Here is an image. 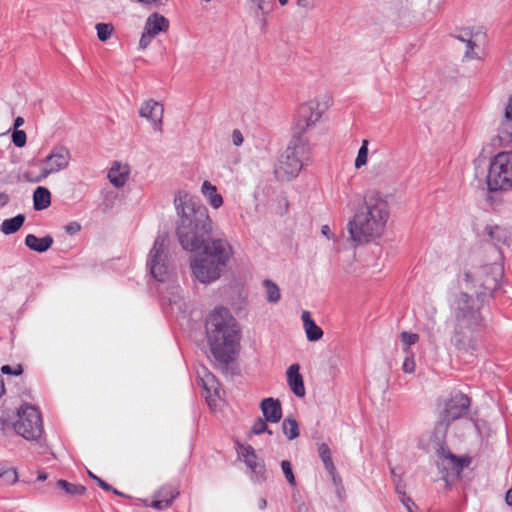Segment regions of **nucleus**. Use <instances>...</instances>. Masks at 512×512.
<instances>
[{
	"label": "nucleus",
	"instance_id": "bf43d9fd",
	"mask_svg": "<svg viewBox=\"0 0 512 512\" xmlns=\"http://www.w3.org/2000/svg\"><path fill=\"white\" fill-rule=\"evenodd\" d=\"M267 506V501L265 498H260L259 501H258V507L259 509L263 510L265 509Z\"/></svg>",
	"mask_w": 512,
	"mask_h": 512
},
{
	"label": "nucleus",
	"instance_id": "2f4dec72",
	"mask_svg": "<svg viewBox=\"0 0 512 512\" xmlns=\"http://www.w3.org/2000/svg\"><path fill=\"white\" fill-rule=\"evenodd\" d=\"M263 286L266 292V299L269 303H277L281 298V293L278 285L270 279L263 281Z\"/></svg>",
	"mask_w": 512,
	"mask_h": 512
},
{
	"label": "nucleus",
	"instance_id": "9d476101",
	"mask_svg": "<svg viewBox=\"0 0 512 512\" xmlns=\"http://www.w3.org/2000/svg\"><path fill=\"white\" fill-rule=\"evenodd\" d=\"M147 265L151 275L159 282H165L170 274L168 262V239L165 235H158L149 252Z\"/></svg>",
	"mask_w": 512,
	"mask_h": 512
},
{
	"label": "nucleus",
	"instance_id": "f03ea898",
	"mask_svg": "<svg viewBox=\"0 0 512 512\" xmlns=\"http://www.w3.org/2000/svg\"><path fill=\"white\" fill-rule=\"evenodd\" d=\"M205 330L214 367L224 374H232L240 340L236 319L227 308L216 307L206 318Z\"/></svg>",
	"mask_w": 512,
	"mask_h": 512
},
{
	"label": "nucleus",
	"instance_id": "f257e3e1",
	"mask_svg": "<svg viewBox=\"0 0 512 512\" xmlns=\"http://www.w3.org/2000/svg\"><path fill=\"white\" fill-rule=\"evenodd\" d=\"M178 215L176 235L181 247L189 252H198L210 240L213 222L207 207L196 196L179 191L174 197Z\"/></svg>",
	"mask_w": 512,
	"mask_h": 512
},
{
	"label": "nucleus",
	"instance_id": "0e129e2a",
	"mask_svg": "<svg viewBox=\"0 0 512 512\" xmlns=\"http://www.w3.org/2000/svg\"><path fill=\"white\" fill-rule=\"evenodd\" d=\"M111 492H113L114 494L118 495V496H125L122 492L118 491L117 489L113 488L110 490Z\"/></svg>",
	"mask_w": 512,
	"mask_h": 512
},
{
	"label": "nucleus",
	"instance_id": "6e6d98bb",
	"mask_svg": "<svg viewBox=\"0 0 512 512\" xmlns=\"http://www.w3.org/2000/svg\"><path fill=\"white\" fill-rule=\"evenodd\" d=\"M24 124V119L22 117H17L14 121V127H15V130H18V128L20 126H22Z\"/></svg>",
	"mask_w": 512,
	"mask_h": 512
},
{
	"label": "nucleus",
	"instance_id": "5701e85b",
	"mask_svg": "<svg viewBox=\"0 0 512 512\" xmlns=\"http://www.w3.org/2000/svg\"><path fill=\"white\" fill-rule=\"evenodd\" d=\"M301 318L303 321V326L306 332L307 339L312 342L321 339L323 336V331L311 318L310 312L304 311L302 313Z\"/></svg>",
	"mask_w": 512,
	"mask_h": 512
},
{
	"label": "nucleus",
	"instance_id": "aec40b11",
	"mask_svg": "<svg viewBox=\"0 0 512 512\" xmlns=\"http://www.w3.org/2000/svg\"><path fill=\"white\" fill-rule=\"evenodd\" d=\"M299 365L293 364L287 370V382L291 391L297 397L305 396V386L302 375L299 373Z\"/></svg>",
	"mask_w": 512,
	"mask_h": 512
},
{
	"label": "nucleus",
	"instance_id": "f704fd0d",
	"mask_svg": "<svg viewBox=\"0 0 512 512\" xmlns=\"http://www.w3.org/2000/svg\"><path fill=\"white\" fill-rule=\"evenodd\" d=\"M252 472L251 479L254 482H264L267 479V471L265 468L264 462H259L258 464H254L253 468H249Z\"/></svg>",
	"mask_w": 512,
	"mask_h": 512
},
{
	"label": "nucleus",
	"instance_id": "9b49d317",
	"mask_svg": "<svg viewBox=\"0 0 512 512\" xmlns=\"http://www.w3.org/2000/svg\"><path fill=\"white\" fill-rule=\"evenodd\" d=\"M71 161V152L64 145H55L50 153L43 160V167L36 178H30L29 174L24 175L29 182H41L51 174H56L68 168Z\"/></svg>",
	"mask_w": 512,
	"mask_h": 512
},
{
	"label": "nucleus",
	"instance_id": "423d86ee",
	"mask_svg": "<svg viewBox=\"0 0 512 512\" xmlns=\"http://www.w3.org/2000/svg\"><path fill=\"white\" fill-rule=\"evenodd\" d=\"M310 145L305 137L293 136L286 150L280 156L275 169L277 179L290 181L298 176L304 162L309 159Z\"/></svg>",
	"mask_w": 512,
	"mask_h": 512
},
{
	"label": "nucleus",
	"instance_id": "7c9ffc66",
	"mask_svg": "<svg viewBox=\"0 0 512 512\" xmlns=\"http://www.w3.org/2000/svg\"><path fill=\"white\" fill-rule=\"evenodd\" d=\"M319 456L324 464L325 469L333 474L335 472V466L332 460L331 451L327 444L322 443L318 447Z\"/></svg>",
	"mask_w": 512,
	"mask_h": 512
},
{
	"label": "nucleus",
	"instance_id": "a18cd8bd",
	"mask_svg": "<svg viewBox=\"0 0 512 512\" xmlns=\"http://www.w3.org/2000/svg\"><path fill=\"white\" fill-rule=\"evenodd\" d=\"M447 458L450 459V461L452 462L453 464V467L458 471V472H461L466 463H465V460L464 459H461V458H458L457 456L453 455L452 453H448V456Z\"/></svg>",
	"mask_w": 512,
	"mask_h": 512
},
{
	"label": "nucleus",
	"instance_id": "473e14b6",
	"mask_svg": "<svg viewBox=\"0 0 512 512\" xmlns=\"http://www.w3.org/2000/svg\"><path fill=\"white\" fill-rule=\"evenodd\" d=\"M283 433L289 440H293L299 436V426L294 418H286L282 422Z\"/></svg>",
	"mask_w": 512,
	"mask_h": 512
},
{
	"label": "nucleus",
	"instance_id": "79ce46f5",
	"mask_svg": "<svg viewBox=\"0 0 512 512\" xmlns=\"http://www.w3.org/2000/svg\"><path fill=\"white\" fill-rule=\"evenodd\" d=\"M27 136L23 130H14L12 134V142L16 147L22 148L25 146Z\"/></svg>",
	"mask_w": 512,
	"mask_h": 512
},
{
	"label": "nucleus",
	"instance_id": "c9c22d12",
	"mask_svg": "<svg viewBox=\"0 0 512 512\" xmlns=\"http://www.w3.org/2000/svg\"><path fill=\"white\" fill-rule=\"evenodd\" d=\"M401 340L404 344V352L406 354H411L410 346L418 342L419 336L416 333H409L404 331L401 333Z\"/></svg>",
	"mask_w": 512,
	"mask_h": 512
},
{
	"label": "nucleus",
	"instance_id": "a19ab883",
	"mask_svg": "<svg viewBox=\"0 0 512 512\" xmlns=\"http://www.w3.org/2000/svg\"><path fill=\"white\" fill-rule=\"evenodd\" d=\"M249 2L253 6H255L257 14H258V12H261V15L265 16L269 12V6L271 4V0L270 1H266V0H249Z\"/></svg>",
	"mask_w": 512,
	"mask_h": 512
},
{
	"label": "nucleus",
	"instance_id": "39448f33",
	"mask_svg": "<svg viewBox=\"0 0 512 512\" xmlns=\"http://www.w3.org/2000/svg\"><path fill=\"white\" fill-rule=\"evenodd\" d=\"M201 250L202 255L191 261V269L198 281L208 284L219 279L225 271L233 255V248L226 239L211 237L201 246Z\"/></svg>",
	"mask_w": 512,
	"mask_h": 512
},
{
	"label": "nucleus",
	"instance_id": "6e6552de",
	"mask_svg": "<svg viewBox=\"0 0 512 512\" xmlns=\"http://www.w3.org/2000/svg\"><path fill=\"white\" fill-rule=\"evenodd\" d=\"M502 276V269L498 265H485L479 268L476 273L465 272L466 283L476 282L480 290H476V305L484 301L487 295H492L499 287V279Z\"/></svg>",
	"mask_w": 512,
	"mask_h": 512
},
{
	"label": "nucleus",
	"instance_id": "ea45409f",
	"mask_svg": "<svg viewBox=\"0 0 512 512\" xmlns=\"http://www.w3.org/2000/svg\"><path fill=\"white\" fill-rule=\"evenodd\" d=\"M1 480L6 485L15 484L18 481V473L14 468H8L3 472Z\"/></svg>",
	"mask_w": 512,
	"mask_h": 512
},
{
	"label": "nucleus",
	"instance_id": "3c124183",
	"mask_svg": "<svg viewBox=\"0 0 512 512\" xmlns=\"http://www.w3.org/2000/svg\"><path fill=\"white\" fill-rule=\"evenodd\" d=\"M232 141L235 146L242 145L244 138L240 130L235 129L232 132Z\"/></svg>",
	"mask_w": 512,
	"mask_h": 512
},
{
	"label": "nucleus",
	"instance_id": "f8f14e48",
	"mask_svg": "<svg viewBox=\"0 0 512 512\" xmlns=\"http://www.w3.org/2000/svg\"><path fill=\"white\" fill-rule=\"evenodd\" d=\"M322 117L320 104L317 101H309L300 105L293 129V136H301L313 127Z\"/></svg>",
	"mask_w": 512,
	"mask_h": 512
},
{
	"label": "nucleus",
	"instance_id": "a211bd4d",
	"mask_svg": "<svg viewBox=\"0 0 512 512\" xmlns=\"http://www.w3.org/2000/svg\"><path fill=\"white\" fill-rule=\"evenodd\" d=\"M264 419L270 423H278L282 418L281 403L272 397L265 398L260 404Z\"/></svg>",
	"mask_w": 512,
	"mask_h": 512
},
{
	"label": "nucleus",
	"instance_id": "13d9d810",
	"mask_svg": "<svg viewBox=\"0 0 512 512\" xmlns=\"http://www.w3.org/2000/svg\"><path fill=\"white\" fill-rule=\"evenodd\" d=\"M0 200L2 205H6L9 201V196L6 193H0Z\"/></svg>",
	"mask_w": 512,
	"mask_h": 512
},
{
	"label": "nucleus",
	"instance_id": "f3484780",
	"mask_svg": "<svg viewBox=\"0 0 512 512\" xmlns=\"http://www.w3.org/2000/svg\"><path fill=\"white\" fill-rule=\"evenodd\" d=\"M498 139L505 146L512 143V96L505 107L504 119L498 128Z\"/></svg>",
	"mask_w": 512,
	"mask_h": 512
},
{
	"label": "nucleus",
	"instance_id": "de8ad7c7",
	"mask_svg": "<svg viewBox=\"0 0 512 512\" xmlns=\"http://www.w3.org/2000/svg\"><path fill=\"white\" fill-rule=\"evenodd\" d=\"M88 475L105 491H110L112 489V486L93 474L92 472L88 471Z\"/></svg>",
	"mask_w": 512,
	"mask_h": 512
},
{
	"label": "nucleus",
	"instance_id": "8fccbe9b",
	"mask_svg": "<svg viewBox=\"0 0 512 512\" xmlns=\"http://www.w3.org/2000/svg\"><path fill=\"white\" fill-rule=\"evenodd\" d=\"M400 501L406 507L408 512H414L413 507L415 506V503L409 496H407L406 494H403Z\"/></svg>",
	"mask_w": 512,
	"mask_h": 512
},
{
	"label": "nucleus",
	"instance_id": "2eb2a0df",
	"mask_svg": "<svg viewBox=\"0 0 512 512\" xmlns=\"http://www.w3.org/2000/svg\"><path fill=\"white\" fill-rule=\"evenodd\" d=\"M139 115L150 121L154 130L159 131L160 133L163 131L164 107L162 104L153 99H149L140 107Z\"/></svg>",
	"mask_w": 512,
	"mask_h": 512
},
{
	"label": "nucleus",
	"instance_id": "58836bf2",
	"mask_svg": "<svg viewBox=\"0 0 512 512\" xmlns=\"http://www.w3.org/2000/svg\"><path fill=\"white\" fill-rule=\"evenodd\" d=\"M281 468H282V471L288 481V483L291 485V486H295L296 485V480H295V477H294V474H293V471H292V466H291V463L287 460H283L281 462Z\"/></svg>",
	"mask_w": 512,
	"mask_h": 512
},
{
	"label": "nucleus",
	"instance_id": "7ed1b4c3",
	"mask_svg": "<svg viewBox=\"0 0 512 512\" xmlns=\"http://www.w3.org/2000/svg\"><path fill=\"white\" fill-rule=\"evenodd\" d=\"M388 218V202L379 193L368 192L363 206L347 224L349 239L357 245L369 243L382 235Z\"/></svg>",
	"mask_w": 512,
	"mask_h": 512
},
{
	"label": "nucleus",
	"instance_id": "c756f323",
	"mask_svg": "<svg viewBox=\"0 0 512 512\" xmlns=\"http://www.w3.org/2000/svg\"><path fill=\"white\" fill-rule=\"evenodd\" d=\"M56 486L71 496H82L86 493V487L81 484H73L66 480H58Z\"/></svg>",
	"mask_w": 512,
	"mask_h": 512
},
{
	"label": "nucleus",
	"instance_id": "c85d7f7f",
	"mask_svg": "<svg viewBox=\"0 0 512 512\" xmlns=\"http://www.w3.org/2000/svg\"><path fill=\"white\" fill-rule=\"evenodd\" d=\"M25 216L18 214L10 219H5L2 222L1 230L4 234L10 235L17 232L24 224Z\"/></svg>",
	"mask_w": 512,
	"mask_h": 512
},
{
	"label": "nucleus",
	"instance_id": "4c0bfd02",
	"mask_svg": "<svg viewBox=\"0 0 512 512\" xmlns=\"http://www.w3.org/2000/svg\"><path fill=\"white\" fill-rule=\"evenodd\" d=\"M266 420L265 419H262V418H258L252 428H251V432L255 435H259L261 433H264V432H267L268 434H272V431L268 428L267 424H266Z\"/></svg>",
	"mask_w": 512,
	"mask_h": 512
},
{
	"label": "nucleus",
	"instance_id": "c03bdc74",
	"mask_svg": "<svg viewBox=\"0 0 512 512\" xmlns=\"http://www.w3.org/2000/svg\"><path fill=\"white\" fill-rule=\"evenodd\" d=\"M402 369L405 373H413L415 370V361L412 354H406Z\"/></svg>",
	"mask_w": 512,
	"mask_h": 512
},
{
	"label": "nucleus",
	"instance_id": "b1692460",
	"mask_svg": "<svg viewBox=\"0 0 512 512\" xmlns=\"http://www.w3.org/2000/svg\"><path fill=\"white\" fill-rule=\"evenodd\" d=\"M203 388L209 395L206 396L208 404L211 405L212 392L215 396L220 397L219 383L216 377L208 371L206 368L203 369V376H201Z\"/></svg>",
	"mask_w": 512,
	"mask_h": 512
},
{
	"label": "nucleus",
	"instance_id": "09e8293b",
	"mask_svg": "<svg viewBox=\"0 0 512 512\" xmlns=\"http://www.w3.org/2000/svg\"><path fill=\"white\" fill-rule=\"evenodd\" d=\"M65 231L69 235H74L81 230V225L78 222H70L64 227Z\"/></svg>",
	"mask_w": 512,
	"mask_h": 512
},
{
	"label": "nucleus",
	"instance_id": "a878e982",
	"mask_svg": "<svg viewBox=\"0 0 512 512\" xmlns=\"http://www.w3.org/2000/svg\"><path fill=\"white\" fill-rule=\"evenodd\" d=\"M201 192L203 196L206 198L208 203L214 209H218L223 204L222 196L217 192V188L215 185L211 184L209 181L205 180L202 183Z\"/></svg>",
	"mask_w": 512,
	"mask_h": 512
},
{
	"label": "nucleus",
	"instance_id": "864d4df0",
	"mask_svg": "<svg viewBox=\"0 0 512 512\" xmlns=\"http://www.w3.org/2000/svg\"><path fill=\"white\" fill-rule=\"evenodd\" d=\"M297 5L305 9H312L315 6L311 0H297Z\"/></svg>",
	"mask_w": 512,
	"mask_h": 512
},
{
	"label": "nucleus",
	"instance_id": "dca6fc26",
	"mask_svg": "<svg viewBox=\"0 0 512 512\" xmlns=\"http://www.w3.org/2000/svg\"><path fill=\"white\" fill-rule=\"evenodd\" d=\"M179 492L175 486L165 485L154 493V500L150 503V507L156 510H165L169 508Z\"/></svg>",
	"mask_w": 512,
	"mask_h": 512
},
{
	"label": "nucleus",
	"instance_id": "69168bd1",
	"mask_svg": "<svg viewBox=\"0 0 512 512\" xmlns=\"http://www.w3.org/2000/svg\"><path fill=\"white\" fill-rule=\"evenodd\" d=\"M281 6H285L288 4L289 0H278Z\"/></svg>",
	"mask_w": 512,
	"mask_h": 512
},
{
	"label": "nucleus",
	"instance_id": "e2e57ef3",
	"mask_svg": "<svg viewBox=\"0 0 512 512\" xmlns=\"http://www.w3.org/2000/svg\"><path fill=\"white\" fill-rule=\"evenodd\" d=\"M47 477H48V475H47L46 473L41 472V473L38 475V478H37V479H38L39 481H44V480H46V479H47Z\"/></svg>",
	"mask_w": 512,
	"mask_h": 512
},
{
	"label": "nucleus",
	"instance_id": "1a4fd4ad",
	"mask_svg": "<svg viewBox=\"0 0 512 512\" xmlns=\"http://www.w3.org/2000/svg\"><path fill=\"white\" fill-rule=\"evenodd\" d=\"M12 426L19 436L29 441L39 439L43 433L41 414L29 404H24L18 409L17 420Z\"/></svg>",
	"mask_w": 512,
	"mask_h": 512
},
{
	"label": "nucleus",
	"instance_id": "e433bc0d",
	"mask_svg": "<svg viewBox=\"0 0 512 512\" xmlns=\"http://www.w3.org/2000/svg\"><path fill=\"white\" fill-rule=\"evenodd\" d=\"M113 26L107 23H98L96 25L97 36L100 41H106L110 38L113 32Z\"/></svg>",
	"mask_w": 512,
	"mask_h": 512
},
{
	"label": "nucleus",
	"instance_id": "4be33fe9",
	"mask_svg": "<svg viewBox=\"0 0 512 512\" xmlns=\"http://www.w3.org/2000/svg\"><path fill=\"white\" fill-rule=\"evenodd\" d=\"M54 240L53 237L50 235H46L42 238H39L35 236L34 234H28L25 237V245L38 253L46 252L48 249L51 248Z\"/></svg>",
	"mask_w": 512,
	"mask_h": 512
},
{
	"label": "nucleus",
	"instance_id": "6ab92c4d",
	"mask_svg": "<svg viewBox=\"0 0 512 512\" xmlns=\"http://www.w3.org/2000/svg\"><path fill=\"white\" fill-rule=\"evenodd\" d=\"M485 240L491 242L495 247L499 248L508 242L510 233L507 229L498 225H486L483 230Z\"/></svg>",
	"mask_w": 512,
	"mask_h": 512
},
{
	"label": "nucleus",
	"instance_id": "052dcab7",
	"mask_svg": "<svg viewBox=\"0 0 512 512\" xmlns=\"http://www.w3.org/2000/svg\"><path fill=\"white\" fill-rule=\"evenodd\" d=\"M5 393V385L2 376L0 375V398Z\"/></svg>",
	"mask_w": 512,
	"mask_h": 512
},
{
	"label": "nucleus",
	"instance_id": "cd10ccee",
	"mask_svg": "<svg viewBox=\"0 0 512 512\" xmlns=\"http://www.w3.org/2000/svg\"><path fill=\"white\" fill-rule=\"evenodd\" d=\"M238 454L243 458L248 468H253L254 464H258V457L251 445L237 443Z\"/></svg>",
	"mask_w": 512,
	"mask_h": 512
},
{
	"label": "nucleus",
	"instance_id": "bb28decb",
	"mask_svg": "<svg viewBox=\"0 0 512 512\" xmlns=\"http://www.w3.org/2000/svg\"><path fill=\"white\" fill-rule=\"evenodd\" d=\"M51 204V193L46 187L39 186L33 193V207L36 211L48 208Z\"/></svg>",
	"mask_w": 512,
	"mask_h": 512
},
{
	"label": "nucleus",
	"instance_id": "0eeeda50",
	"mask_svg": "<svg viewBox=\"0 0 512 512\" xmlns=\"http://www.w3.org/2000/svg\"><path fill=\"white\" fill-rule=\"evenodd\" d=\"M486 183L490 192L507 191L512 188V153H498L491 161Z\"/></svg>",
	"mask_w": 512,
	"mask_h": 512
},
{
	"label": "nucleus",
	"instance_id": "5fc2aeb1",
	"mask_svg": "<svg viewBox=\"0 0 512 512\" xmlns=\"http://www.w3.org/2000/svg\"><path fill=\"white\" fill-rule=\"evenodd\" d=\"M321 232L324 236H326L328 239L331 238L332 236V233H331V230H330V227L328 225H323L322 228H321Z\"/></svg>",
	"mask_w": 512,
	"mask_h": 512
},
{
	"label": "nucleus",
	"instance_id": "603ef678",
	"mask_svg": "<svg viewBox=\"0 0 512 512\" xmlns=\"http://www.w3.org/2000/svg\"><path fill=\"white\" fill-rule=\"evenodd\" d=\"M395 490H396V493L398 494L399 496V499H401V497L403 496V494H406L405 493V485L402 483V480L399 479L396 484H395Z\"/></svg>",
	"mask_w": 512,
	"mask_h": 512
},
{
	"label": "nucleus",
	"instance_id": "49530a36",
	"mask_svg": "<svg viewBox=\"0 0 512 512\" xmlns=\"http://www.w3.org/2000/svg\"><path fill=\"white\" fill-rule=\"evenodd\" d=\"M154 37V35L144 30L139 40V48L142 50L146 49Z\"/></svg>",
	"mask_w": 512,
	"mask_h": 512
},
{
	"label": "nucleus",
	"instance_id": "393cba45",
	"mask_svg": "<svg viewBox=\"0 0 512 512\" xmlns=\"http://www.w3.org/2000/svg\"><path fill=\"white\" fill-rule=\"evenodd\" d=\"M129 175L127 166H121L115 162L108 172V178L110 182L117 188L125 185Z\"/></svg>",
	"mask_w": 512,
	"mask_h": 512
},
{
	"label": "nucleus",
	"instance_id": "680f3d73",
	"mask_svg": "<svg viewBox=\"0 0 512 512\" xmlns=\"http://www.w3.org/2000/svg\"><path fill=\"white\" fill-rule=\"evenodd\" d=\"M137 1L140 3H143V4H153V3L159 2L160 0H137Z\"/></svg>",
	"mask_w": 512,
	"mask_h": 512
},
{
	"label": "nucleus",
	"instance_id": "ddd939ff",
	"mask_svg": "<svg viewBox=\"0 0 512 512\" xmlns=\"http://www.w3.org/2000/svg\"><path fill=\"white\" fill-rule=\"evenodd\" d=\"M470 405L471 400L466 394L462 392L451 394L444 404L442 422L449 425L451 422L464 417L468 413Z\"/></svg>",
	"mask_w": 512,
	"mask_h": 512
},
{
	"label": "nucleus",
	"instance_id": "37998d69",
	"mask_svg": "<svg viewBox=\"0 0 512 512\" xmlns=\"http://www.w3.org/2000/svg\"><path fill=\"white\" fill-rule=\"evenodd\" d=\"M1 372L6 375L19 376L23 373V367L21 364H17L15 366L3 365L1 367Z\"/></svg>",
	"mask_w": 512,
	"mask_h": 512
},
{
	"label": "nucleus",
	"instance_id": "20e7f679",
	"mask_svg": "<svg viewBox=\"0 0 512 512\" xmlns=\"http://www.w3.org/2000/svg\"><path fill=\"white\" fill-rule=\"evenodd\" d=\"M480 308L466 292L459 293L453 301L455 325L451 342L462 353L473 354L479 348L480 331L483 326Z\"/></svg>",
	"mask_w": 512,
	"mask_h": 512
},
{
	"label": "nucleus",
	"instance_id": "4d7b16f0",
	"mask_svg": "<svg viewBox=\"0 0 512 512\" xmlns=\"http://www.w3.org/2000/svg\"><path fill=\"white\" fill-rule=\"evenodd\" d=\"M506 503L509 505V506H512V488H510L507 493H506Z\"/></svg>",
	"mask_w": 512,
	"mask_h": 512
},
{
	"label": "nucleus",
	"instance_id": "72a5a7b5",
	"mask_svg": "<svg viewBox=\"0 0 512 512\" xmlns=\"http://www.w3.org/2000/svg\"><path fill=\"white\" fill-rule=\"evenodd\" d=\"M368 145L369 141L364 139L362 141V145L360 149L358 150L357 157L355 159V168L359 169L362 166L366 165L368 161Z\"/></svg>",
	"mask_w": 512,
	"mask_h": 512
},
{
	"label": "nucleus",
	"instance_id": "412c9836",
	"mask_svg": "<svg viewBox=\"0 0 512 512\" xmlns=\"http://www.w3.org/2000/svg\"><path fill=\"white\" fill-rule=\"evenodd\" d=\"M169 28V21L163 15L152 13L145 22L144 30L156 36L161 32H166Z\"/></svg>",
	"mask_w": 512,
	"mask_h": 512
},
{
	"label": "nucleus",
	"instance_id": "4468645a",
	"mask_svg": "<svg viewBox=\"0 0 512 512\" xmlns=\"http://www.w3.org/2000/svg\"><path fill=\"white\" fill-rule=\"evenodd\" d=\"M454 37L466 44L465 58L478 59L479 56L475 49L483 45L486 41V33L482 27H464L460 28Z\"/></svg>",
	"mask_w": 512,
	"mask_h": 512
}]
</instances>
